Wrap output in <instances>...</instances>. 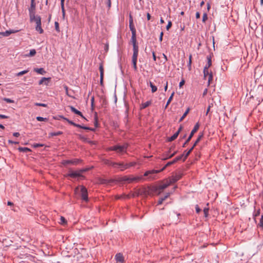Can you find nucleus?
<instances>
[{
  "label": "nucleus",
  "mask_w": 263,
  "mask_h": 263,
  "mask_svg": "<svg viewBox=\"0 0 263 263\" xmlns=\"http://www.w3.org/2000/svg\"><path fill=\"white\" fill-rule=\"evenodd\" d=\"M114 168L119 169L121 171L126 170V164L123 162H115Z\"/></svg>",
  "instance_id": "9d476101"
},
{
  "label": "nucleus",
  "mask_w": 263,
  "mask_h": 263,
  "mask_svg": "<svg viewBox=\"0 0 263 263\" xmlns=\"http://www.w3.org/2000/svg\"><path fill=\"white\" fill-rule=\"evenodd\" d=\"M260 215V209H258L257 211H255L254 213L253 214V217L254 219H255L256 217Z\"/></svg>",
  "instance_id": "8fccbe9b"
},
{
  "label": "nucleus",
  "mask_w": 263,
  "mask_h": 263,
  "mask_svg": "<svg viewBox=\"0 0 263 263\" xmlns=\"http://www.w3.org/2000/svg\"><path fill=\"white\" fill-rule=\"evenodd\" d=\"M208 61L207 64L204 67V69H209L212 65V57L211 55H209L206 57Z\"/></svg>",
  "instance_id": "f3484780"
},
{
  "label": "nucleus",
  "mask_w": 263,
  "mask_h": 263,
  "mask_svg": "<svg viewBox=\"0 0 263 263\" xmlns=\"http://www.w3.org/2000/svg\"><path fill=\"white\" fill-rule=\"evenodd\" d=\"M132 61V64H133V68L135 70V71H137L138 70V68H137V61Z\"/></svg>",
  "instance_id": "37998d69"
},
{
  "label": "nucleus",
  "mask_w": 263,
  "mask_h": 263,
  "mask_svg": "<svg viewBox=\"0 0 263 263\" xmlns=\"http://www.w3.org/2000/svg\"><path fill=\"white\" fill-rule=\"evenodd\" d=\"M196 212L197 213H199L201 211V209L199 208V206L198 205H196L195 207Z\"/></svg>",
  "instance_id": "13d9d810"
},
{
  "label": "nucleus",
  "mask_w": 263,
  "mask_h": 263,
  "mask_svg": "<svg viewBox=\"0 0 263 263\" xmlns=\"http://www.w3.org/2000/svg\"><path fill=\"white\" fill-rule=\"evenodd\" d=\"M173 164L174 163L172 162V161H169L161 170H153L147 171L144 173V176H149V179H154L155 178V175L156 174H157L158 173H160V172L164 171L167 166H170Z\"/></svg>",
  "instance_id": "f03ea898"
},
{
  "label": "nucleus",
  "mask_w": 263,
  "mask_h": 263,
  "mask_svg": "<svg viewBox=\"0 0 263 263\" xmlns=\"http://www.w3.org/2000/svg\"><path fill=\"white\" fill-rule=\"evenodd\" d=\"M184 154H182L181 155L177 156L176 158V159L177 160V161H178L181 160V159L183 157L184 158Z\"/></svg>",
  "instance_id": "052dcab7"
},
{
  "label": "nucleus",
  "mask_w": 263,
  "mask_h": 263,
  "mask_svg": "<svg viewBox=\"0 0 263 263\" xmlns=\"http://www.w3.org/2000/svg\"><path fill=\"white\" fill-rule=\"evenodd\" d=\"M182 176L181 174H176L175 175H173L172 176L170 177L168 179V181L171 184L175 183L179 180H180Z\"/></svg>",
  "instance_id": "1a4fd4ad"
},
{
  "label": "nucleus",
  "mask_w": 263,
  "mask_h": 263,
  "mask_svg": "<svg viewBox=\"0 0 263 263\" xmlns=\"http://www.w3.org/2000/svg\"><path fill=\"white\" fill-rule=\"evenodd\" d=\"M115 259L117 262H123L124 261V257L120 253H117L115 255Z\"/></svg>",
  "instance_id": "dca6fc26"
},
{
  "label": "nucleus",
  "mask_w": 263,
  "mask_h": 263,
  "mask_svg": "<svg viewBox=\"0 0 263 263\" xmlns=\"http://www.w3.org/2000/svg\"><path fill=\"white\" fill-rule=\"evenodd\" d=\"M8 118H9V117L7 116L0 114V118L1 119H8Z\"/></svg>",
  "instance_id": "69168bd1"
},
{
  "label": "nucleus",
  "mask_w": 263,
  "mask_h": 263,
  "mask_svg": "<svg viewBox=\"0 0 263 263\" xmlns=\"http://www.w3.org/2000/svg\"><path fill=\"white\" fill-rule=\"evenodd\" d=\"M63 134V132L61 131H58L57 132H52L50 133L49 134V137H53V136H60L61 135Z\"/></svg>",
  "instance_id": "bb28decb"
},
{
  "label": "nucleus",
  "mask_w": 263,
  "mask_h": 263,
  "mask_svg": "<svg viewBox=\"0 0 263 263\" xmlns=\"http://www.w3.org/2000/svg\"><path fill=\"white\" fill-rule=\"evenodd\" d=\"M61 9H62V16L63 18L65 17V10L64 8V6H61Z\"/></svg>",
  "instance_id": "bf43d9fd"
},
{
  "label": "nucleus",
  "mask_w": 263,
  "mask_h": 263,
  "mask_svg": "<svg viewBox=\"0 0 263 263\" xmlns=\"http://www.w3.org/2000/svg\"><path fill=\"white\" fill-rule=\"evenodd\" d=\"M194 148V147H193L192 146L189 151H185L184 152L183 154H184V158L183 159V161H184L186 160V159L187 158V157L190 154V153L192 152V151L193 150Z\"/></svg>",
  "instance_id": "412c9836"
},
{
  "label": "nucleus",
  "mask_w": 263,
  "mask_h": 263,
  "mask_svg": "<svg viewBox=\"0 0 263 263\" xmlns=\"http://www.w3.org/2000/svg\"><path fill=\"white\" fill-rule=\"evenodd\" d=\"M213 76L212 72H210V75L208 76V86L210 85L211 81L213 80Z\"/></svg>",
  "instance_id": "a19ab883"
},
{
  "label": "nucleus",
  "mask_w": 263,
  "mask_h": 263,
  "mask_svg": "<svg viewBox=\"0 0 263 263\" xmlns=\"http://www.w3.org/2000/svg\"><path fill=\"white\" fill-rule=\"evenodd\" d=\"M177 153V151H174L173 153H172L171 155L167 154L166 157L164 158H162V159L163 160H165L167 159H168L172 157H173L174 156H175Z\"/></svg>",
  "instance_id": "a878e982"
},
{
  "label": "nucleus",
  "mask_w": 263,
  "mask_h": 263,
  "mask_svg": "<svg viewBox=\"0 0 263 263\" xmlns=\"http://www.w3.org/2000/svg\"><path fill=\"white\" fill-rule=\"evenodd\" d=\"M50 80V78H42L40 81L39 82V85H42L43 84H45L46 85H48L49 81Z\"/></svg>",
  "instance_id": "4468645a"
},
{
  "label": "nucleus",
  "mask_w": 263,
  "mask_h": 263,
  "mask_svg": "<svg viewBox=\"0 0 263 263\" xmlns=\"http://www.w3.org/2000/svg\"><path fill=\"white\" fill-rule=\"evenodd\" d=\"M140 178L139 177H129L127 176H125L123 178V180L125 181H127L129 183L133 182L135 181L139 180Z\"/></svg>",
  "instance_id": "f8f14e48"
},
{
  "label": "nucleus",
  "mask_w": 263,
  "mask_h": 263,
  "mask_svg": "<svg viewBox=\"0 0 263 263\" xmlns=\"http://www.w3.org/2000/svg\"><path fill=\"white\" fill-rule=\"evenodd\" d=\"M139 52H133L132 61H137Z\"/></svg>",
  "instance_id": "4c0bfd02"
},
{
  "label": "nucleus",
  "mask_w": 263,
  "mask_h": 263,
  "mask_svg": "<svg viewBox=\"0 0 263 263\" xmlns=\"http://www.w3.org/2000/svg\"><path fill=\"white\" fill-rule=\"evenodd\" d=\"M34 105L37 106H42L46 107L47 106V104H44V103H34Z\"/></svg>",
  "instance_id": "09e8293b"
},
{
  "label": "nucleus",
  "mask_w": 263,
  "mask_h": 263,
  "mask_svg": "<svg viewBox=\"0 0 263 263\" xmlns=\"http://www.w3.org/2000/svg\"><path fill=\"white\" fill-rule=\"evenodd\" d=\"M62 119H64V120L66 121L70 125H73L75 127H77L78 124L75 123L72 121L68 119H67V118L64 117H62Z\"/></svg>",
  "instance_id": "c756f323"
},
{
  "label": "nucleus",
  "mask_w": 263,
  "mask_h": 263,
  "mask_svg": "<svg viewBox=\"0 0 263 263\" xmlns=\"http://www.w3.org/2000/svg\"><path fill=\"white\" fill-rule=\"evenodd\" d=\"M18 149L20 152L24 153H28L31 152V149L26 147H20Z\"/></svg>",
  "instance_id": "b1692460"
},
{
  "label": "nucleus",
  "mask_w": 263,
  "mask_h": 263,
  "mask_svg": "<svg viewBox=\"0 0 263 263\" xmlns=\"http://www.w3.org/2000/svg\"><path fill=\"white\" fill-rule=\"evenodd\" d=\"M77 127H79V128H82V129H86V130H91V131H95V128H91V127H87V126H83V125H81L78 124H77Z\"/></svg>",
  "instance_id": "5701e85b"
},
{
  "label": "nucleus",
  "mask_w": 263,
  "mask_h": 263,
  "mask_svg": "<svg viewBox=\"0 0 263 263\" xmlns=\"http://www.w3.org/2000/svg\"><path fill=\"white\" fill-rule=\"evenodd\" d=\"M135 162H132L129 163H126V169L129 168L130 167L134 166L136 165Z\"/></svg>",
  "instance_id": "ea45409f"
},
{
  "label": "nucleus",
  "mask_w": 263,
  "mask_h": 263,
  "mask_svg": "<svg viewBox=\"0 0 263 263\" xmlns=\"http://www.w3.org/2000/svg\"><path fill=\"white\" fill-rule=\"evenodd\" d=\"M99 70L100 72V77H103L104 76V69L102 64H101L99 66Z\"/></svg>",
  "instance_id": "58836bf2"
},
{
  "label": "nucleus",
  "mask_w": 263,
  "mask_h": 263,
  "mask_svg": "<svg viewBox=\"0 0 263 263\" xmlns=\"http://www.w3.org/2000/svg\"><path fill=\"white\" fill-rule=\"evenodd\" d=\"M60 223L62 224H65L67 223V220L64 217L61 216Z\"/></svg>",
  "instance_id": "c03bdc74"
},
{
  "label": "nucleus",
  "mask_w": 263,
  "mask_h": 263,
  "mask_svg": "<svg viewBox=\"0 0 263 263\" xmlns=\"http://www.w3.org/2000/svg\"><path fill=\"white\" fill-rule=\"evenodd\" d=\"M151 104H152L151 101H148L144 103H142V104L141 105L140 109H144V108H146L147 107L149 106Z\"/></svg>",
  "instance_id": "4be33fe9"
},
{
  "label": "nucleus",
  "mask_w": 263,
  "mask_h": 263,
  "mask_svg": "<svg viewBox=\"0 0 263 263\" xmlns=\"http://www.w3.org/2000/svg\"><path fill=\"white\" fill-rule=\"evenodd\" d=\"M192 55L191 54H190V55H189V62H188V64H187V67H188L189 70L190 71L191 70V68H192V66H191V65H192Z\"/></svg>",
  "instance_id": "c9c22d12"
},
{
  "label": "nucleus",
  "mask_w": 263,
  "mask_h": 263,
  "mask_svg": "<svg viewBox=\"0 0 263 263\" xmlns=\"http://www.w3.org/2000/svg\"><path fill=\"white\" fill-rule=\"evenodd\" d=\"M172 192L166 193V195L163 197L165 200L166 198H167L170 196V195L172 194Z\"/></svg>",
  "instance_id": "338daca9"
},
{
  "label": "nucleus",
  "mask_w": 263,
  "mask_h": 263,
  "mask_svg": "<svg viewBox=\"0 0 263 263\" xmlns=\"http://www.w3.org/2000/svg\"><path fill=\"white\" fill-rule=\"evenodd\" d=\"M17 31V30H7L5 32H0V35H3L4 36H8L11 33H15Z\"/></svg>",
  "instance_id": "ddd939ff"
},
{
  "label": "nucleus",
  "mask_w": 263,
  "mask_h": 263,
  "mask_svg": "<svg viewBox=\"0 0 263 263\" xmlns=\"http://www.w3.org/2000/svg\"><path fill=\"white\" fill-rule=\"evenodd\" d=\"M87 171L86 169H81L77 171H69V173L67 174L65 176L66 177H70L73 178L79 177H83L82 175V173L86 172Z\"/></svg>",
  "instance_id": "7ed1b4c3"
},
{
  "label": "nucleus",
  "mask_w": 263,
  "mask_h": 263,
  "mask_svg": "<svg viewBox=\"0 0 263 263\" xmlns=\"http://www.w3.org/2000/svg\"><path fill=\"white\" fill-rule=\"evenodd\" d=\"M28 71H29V70H23V71H20V72H19L18 73H17L16 74V76H23V74L27 73Z\"/></svg>",
  "instance_id": "a18cd8bd"
},
{
  "label": "nucleus",
  "mask_w": 263,
  "mask_h": 263,
  "mask_svg": "<svg viewBox=\"0 0 263 263\" xmlns=\"http://www.w3.org/2000/svg\"><path fill=\"white\" fill-rule=\"evenodd\" d=\"M37 121H48V119L46 118H43V117H37L36 118Z\"/></svg>",
  "instance_id": "79ce46f5"
},
{
  "label": "nucleus",
  "mask_w": 263,
  "mask_h": 263,
  "mask_svg": "<svg viewBox=\"0 0 263 263\" xmlns=\"http://www.w3.org/2000/svg\"><path fill=\"white\" fill-rule=\"evenodd\" d=\"M33 22L36 23L35 30L38 31L40 33H43L44 31L41 27V17L37 15V17L33 20Z\"/></svg>",
  "instance_id": "423d86ee"
},
{
  "label": "nucleus",
  "mask_w": 263,
  "mask_h": 263,
  "mask_svg": "<svg viewBox=\"0 0 263 263\" xmlns=\"http://www.w3.org/2000/svg\"><path fill=\"white\" fill-rule=\"evenodd\" d=\"M203 137V134H201V135H199L198 138L197 139V140H196V141L195 142V143H194L193 145V147H195L196 145L199 142V141L201 140V138H202Z\"/></svg>",
  "instance_id": "473e14b6"
},
{
  "label": "nucleus",
  "mask_w": 263,
  "mask_h": 263,
  "mask_svg": "<svg viewBox=\"0 0 263 263\" xmlns=\"http://www.w3.org/2000/svg\"><path fill=\"white\" fill-rule=\"evenodd\" d=\"M164 200H165V199H164V198H163V197H161V198H160L159 199L158 201V204H158V205H160V204H161Z\"/></svg>",
  "instance_id": "4d7b16f0"
},
{
  "label": "nucleus",
  "mask_w": 263,
  "mask_h": 263,
  "mask_svg": "<svg viewBox=\"0 0 263 263\" xmlns=\"http://www.w3.org/2000/svg\"><path fill=\"white\" fill-rule=\"evenodd\" d=\"M175 147V146L174 145L172 146L170 148V149L168 151L166 152L165 153L163 154V158L166 157L167 154L171 155V152L174 149Z\"/></svg>",
  "instance_id": "c85d7f7f"
},
{
  "label": "nucleus",
  "mask_w": 263,
  "mask_h": 263,
  "mask_svg": "<svg viewBox=\"0 0 263 263\" xmlns=\"http://www.w3.org/2000/svg\"><path fill=\"white\" fill-rule=\"evenodd\" d=\"M178 133H175L172 136L168 138V141L171 142L175 140L178 136Z\"/></svg>",
  "instance_id": "7c9ffc66"
},
{
  "label": "nucleus",
  "mask_w": 263,
  "mask_h": 263,
  "mask_svg": "<svg viewBox=\"0 0 263 263\" xmlns=\"http://www.w3.org/2000/svg\"><path fill=\"white\" fill-rule=\"evenodd\" d=\"M81 196L82 199L86 202L88 201V192L87 189L83 185H81Z\"/></svg>",
  "instance_id": "0eeeda50"
},
{
  "label": "nucleus",
  "mask_w": 263,
  "mask_h": 263,
  "mask_svg": "<svg viewBox=\"0 0 263 263\" xmlns=\"http://www.w3.org/2000/svg\"><path fill=\"white\" fill-rule=\"evenodd\" d=\"M182 128H183L182 126L180 125L179 128H178V130L176 133H178V134L179 135V133H180V132L182 130Z\"/></svg>",
  "instance_id": "774afa93"
},
{
  "label": "nucleus",
  "mask_w": 263,
  "mask_h": 263,
  "mask_svg": "<svg viewBox=\"0 0 263 263\" xmlns=\"http://www.w3.org/2000/svg\"><path fill=\"white\" fill-rule=\"evenodd\" d=\"M129 27L130 31L136 30L133 23V19L131 14L129 15Z\"/></svg>",
  "instance_id": "a211bd4d"
},
{
  "label": "nucleus",
  "mask_w": 263,
  "mask_h": 263,
  "mask_svg": "<svg viewBox=\"0 0 263 263\" xmlns=\"http://www.w3.org/2000/svg\"><path fill=\"white\" fill-rule=\"evenodd\" d=\"M36 52L35 49H31L28 54H26V57H33L36 54Z\"/></svg>",
  "instance_id": "2f4dec72"
},
{
  "label": "nucleus",
  "mask_w": 263,
  "mask_h": 263,
  "mask_svg": "<svg viewBox=\"0 0 263 263\" xmlns=\"http://www.w3.org/2000/svg\"><path fill=\"white\" fill-rule=\"evenodd\" d=\"M132 37H131V42L133 45L137 44V39H136V30H132Z\"/></svg>",
  "instance_id": "2eb2a0df"
},
{
  "label": "nucleus",
  "mask_w": 263,
  "mask_h": 263,
  "mask_svg": "<svg viewBox=\"0 0 263 263\" xmlns=\"http://www.w3.org/2000/svg\"><path fill=\"white\" fill-rule=\"evenodd\" d=\"M129 146L128 143H124L123 145L119 144H116L114 146L108 147L106 149L107 151H115L119 155L127 153V148Z\"/></svg>",
  "instance_id": "f257e3e1"
},
{
  "label": "nucleus",
  "mask_w": 263,
  "mask_h": 263,
  "mask_svg": "<svg viewBox=\"0 0 263 263\" xmlns=\"http://www.w3.org/2000/svg\"><path fill=\"white\" fill-rule=\"evenodd\" d=\"M94 101H95V98L94 97H92L91 98V107L92 108H93V106H94Z\"/></svg>",
  "instance_id": "680f3d73"
},
{
  "label": "nucleus",
  "mask_w": 263,
  "mask_h": 263,
  "mask_svg": "<svg viewBox=\"0 0 263 263\" xmlns=\"http://www.w3.org/2000/svg\"><path fill=\"white\" fill-rule=\"evenodd\" d=\"M172 23L171 21H169L168 22V24L167 25V26H166V29L167 30H168L172 27Z\"/></svg>",
  "instance_id": "603ef678"
},
{
  "label": "nucleus",
  "mask_w": 263,
  "mask_h": 263,
  "mask_svg": "<svg viewBox=\"0 0 263 263\" xmlns=\"http://www.w3.org/2000/svg\"><path fill=\"white\" fill-rule=\"evenodd\" d=\"M203 212H204V216L205 217H208V213H209V209L208 208H204L203 209Z\"/></svg>",
  "instance_id": "6e6d98bb"
},
{
  "label": "nucleus",
  "mask_w": 263,
  "mask_h": 263,
  "mask_svg": "<svg viewBox=\"0 0 263 263\" xmlns=\"http://www.w3.org/2000/svg\"><path fill=\"white\" fill-rule=\"evenodd\" d=\"M70 108L71 111L72 112L74 113L76 115H78L81 116V117H82L83 118H85L83 116V114H82V112L81 111H80L79 110H77L73 106H70Z\"/></svg>",
  "instance_id": "6ab92c4d"
},
{
  "label": "nucleus",
  "mask_w": 263,
  "mask_h": 263,
  "mask_svg": "<svg viewBox=\"0 0 263 263\" xmlns=\"http://www.w3.org/2000/svg\"><path fill=\"white\" fill-rule=\"evenodd\" d=\"M199 127V124L198 122L195 125V126H194L193 129L192 130L189 137L186 140L185 142L183 143L182 147H184L185 146L186 144L189 142V141L191 140V139L194 136V134L198 130Z\"/></svg>",
  "instance_id": "39448f33"
},
{
  "label": "nucleus",
  "mask_w": 263,
  "mask_h": 263,
  "mask_svg": "<svg viewBox=\"0 0 263 263\" xmlns=\"http://www.w3.org/2000/svg\"><path fill=\"white\" fill-rule=\"evenodd\" d=\"M190 111V109L188 108L184 112V113L183 114V115H182V116L180 118V119H179V122H181L184 119V118L187 116V115L188 114L189 112Z\"/></svg>",
  "instance_id": "f704fd0d"
},
{
  "label": "nucleus",
  "mask_w": 263,
  "mask_h": 263,
  "mask_svg": "<svg viewBox=\"0 0 263 263\" xmlns=\"http://www.w3.org/2000/svg\"><path fill=\"white\" fill-rule=\"evenodd\" d=\"M258 226L263 229V215H261Z\"/></svg>",
  "instance_id": "49530a36"
},
{
  "label": "nucleus",
  "mask_w": 263,
  "mask_h": 263,
  "mask_svg": "<svg viewBox=\"0 0 263 263\" xmlns=\"http://www.w3.org/2000/svg\"><path fill=\"white\" fill-rule=\"evenodd\" d=\"M210 74V72H209L208 69L203 68V75L204 78L205 79L207 77H208Z\"/></svg>",
  "instance_id": "e433bc0d"
},
{
  "label": "nucleus",
  "mask_w": 263,
  "mask_h": 263,
  "mask_svg": "<svg viewBox=\"0 0 263 263\" xmlns=\"http://www.w3.org/2000/svg\"><path fill=\"white\" fill-rule=\"evenodd\" d=\"M35 3H31L28 9L30 22H33V20L37 17V15L35 16Z\"/></svg>",
  "instance_id": "20e7f679"
},
{
  "label": "nucleus",
  "mask_w": 263,
  "mask_h": 263,
  "mask_svg": "<svg viewBox=\"0 0 263 263\" xmlns=\"http://www.w3.org/2000/svg\"><path fill=\"white\" fill-rule=\"evenodd\" d=\"M55 25V29L57 32H60V28H59V24L58 22H55L54 23Z\"/></svg>",
  "instance_id": "864d4df0"
},
{
  "label": "nucleus",
  "mask_w": 263,
  "mask_h": 263,
  "mask_svg": "<svg viewBox=\"0 0 263 263\" xmlns=\"http://www.w3.org/2000/svg\"><path fill=\"white\" fill-rule=\"evenodd\" d=\"M44 146V144H40V143H36L34 144V147H42Z\"/></svg>",
  "instance_id": "e2e57ef3"
},
{
  "label": "nucleus",
  "mask_w": 263,
  "mask_h": 263,
  "mask_svg": "<svg viewBox=\"0 0 263 263\" xmlns=\"http://www.w3.org/2000/svg\"><path fill=\"white\" fill-rule=\"evenodd\" d=\"M149 86L152 88V92H155L157 90V87L155 85H154L152 82H149Z\"/></svg>",
  "instance_id": "72a5a7b5"
},
{
  "label": "nucleus",
  "mask_w": 263,
  "mask_h": 263,
  "mask_svg": "<svg viewBox=\"0 0 263 263\" xmlns=\"http://www.w3.org/2000/svg\"><path fill=\"white\" fill-rule=\"evenodd\" d=\"M133 52H139V47L137 44L133 45Z\"/></svg>",
  "instance_id": "de8ad7c7"
},
{
  "label": "nucleus",
  "mask_w": 263,
  "mask_h": 263,
  "mask_svg": "<svg viewBox=\"0 0 263 263\" xmlns=\"http://www.w3.org/2000/svg\"><path fill=\"white\" fill-rule=\"evenodd\" d=\"M82 160L79 159H74L72 160H64L62 161V164L65 166L68 164L77 165Z\"/></svg>",
  "instance_id": "6e6552de"
},
{
  "label": "nucleus",
  "mask_w": 263,
  "mask_h": 263,
  "mask_svg": "<svg viewBox=\"0 0 263 263\" xmlns=\"http://www.w3.org/2000/svg\"><path fill=\"white\" fill-rule=\"evenodd\" d=\"M102 162L105 164H106V165H107L108 166H112L113 167H114L115 164H116L115 162H112L110 160H109L108 159H102Z\"/></svg>",
  "instance_id": "aec40b11"
},
{
  "label": "nucleus",
  "mask_w": 263,
  "mask_h": 263,
  "mask_svg": "<svg viewBox=\"0 0 263 263\" xmlns=\"http://www.w3.org/2000/svg\"><path fill=\"white\" fill-rule=\"evenodd\" d=\"M174 93H175V92H173L171 94V96L170 97V98H168V100H167V102H166V105H165V107H164V109H166V108L167 107L168 105L170 104V103H171V102L172 101V99H173V96H174Z\"/></svg>",
  "instance_id": "cd10ccee"
},
{
  "label": "nucleus",
  "mask_w": 263,
  "mask_h": 263,
  "mask_svg": "<svg viewBox=\"0 0 263 263\" xmlns=\"http://www.w3.org/2000/svg\"><path fill=\"white\" fill-rule=\"evenodd\" d=\"M171 184L167 179L166 180V182L160 184L158 186L157 189L160 191H162L165 189L167 188Z\"/></svg>",
  "instance_id": "9b49d317"
},
{
  "label": "nucleus",
  "mask_w": 263,
  "mask_h": 263,
  "mask_svg": "<svg viewBox=\"0 0 263 263\" xmlns=\"http://www.w3.org/2000/svg\"><path fill=\"white\" fill-rule=\"evenodd\" d=\"M3 100L5 101L7 103H13L14 102V101L9 99V98H4L3 99Z\"/></svg>",
  "instance_id": "3c124183"
},
{
  "label": "nucleus",
  "mask_w": 263,
  "mask_h": 263,
  "mask_svg": "<svg viewBox=\"0 0 263 263\" xmlns=\"http://www.w3.org/2000/svg\"><path fill=\"white\" fill-rule=\"evenodd\" d=\"M208 20V15L206 13H204L202 16V22H205V21Z\"/></svg>",
  "instance_id": "5fc2aeb1"
},
{
  "label": "nucleus",
  "mask_w": 263,
  "mask_h": 263,
  "mask_svg": "<svg viewBox=\"0 0 263 263\" xmlns=\"http://www.w3.org/2000/svg\"><path fill=\"white\" fill-rule=\"evenodd\" d=\"M34 71L37 72V73L41 74H44V73H46V71L43 68H34Z\"/></svg>",
  "instance_id": "393cba45"
},
{
  "label": "nucleus",
  "mask_w": 263,
  "mask_h": 263,
  "mask_svg": "<svg viewBox=\"0 0 263 263\" xmlns=\"http://www.w3.org/2000/svg\"><path fill=\"white\" fill-rule=\"evenodd\" d=\"M163 32H161L160 33V36H159V41L160 42H161L162 41V39H163Z\"/></svg>",
  "instance_id": "0e129e2a"
}]
</instances>
